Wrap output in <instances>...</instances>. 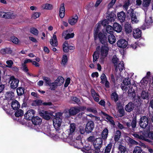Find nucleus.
Masks as SVG:
<instances>
[{"instance_id": "1", "label": "nucleus", "mask_w": 153, "mask_h": 153, "mask_svg": "<svg viewBox=\"0 0 153 153\" xmlns=\"http://www.w3.org/2000/svg\"><path fill=\"white\" fill-rule=\"evenodd\" d=\"M101 25L100 21L96 25L94 30V37L95 40L98 38L101 42L102 44H104L107 41V38L105 34H103L101 32L99 33Z\"/></svg>"}, {"instance_id": "2", "label": "nucleus", "mask_w": 153, "mask_h": 153, "mask_svg": "<svg viewBox=\"0 0 153 153\" xmlns=\"http://www.w3.org/2000/svg\"><path fill=\"white\" fill-rule=\"evenodd\" d=\"M62 113L58 112L56 114L55 117L53 120V126L56 129H58L61 126Z\"/></svg>"}, {"instance_id": "3", "label": "nucleus", "mask_w": 153, "mask_h": 153, "mask_svg": "<svg viewBox=\"0 0 153 153\" xmlns=\"http://www.w3.org/2000/svg\"><path fill=\"white\" fill-rule=\"evenodd\" d=\"M109 51V48L106 46L103 45L102 46L100 49V62L103 63L105 59L107 56Z\"/></svg>"}, {"instance_id": "4", "label": "nucleus", "mask_w": 153, "mask_h": 153, "mask_svg": "<svg viewBox=\"0 0 153 153\" xmlns=\"http://www.w3.org/2000/svg\"><path fill=\"white\" fill-rule=\"evenodd\" d=\"M94 146L96 153H100V149L102 145V140L101 138H97L94 141Z\"/></svg>"}, {"instance_id": "5", "label": "nucleus", "mask_w": 153, "mask_h": 153, "mask_svg": "<svg viewBox=\"0 0 153 153\" xmlns=\"http://www.w3.org/2000/svg\"><path fill=\"white\" fill-rule=\"evenodd\" d=\"M53 112L51 111H40L39 114L43 118L46 120H49L53 116Z\"/></svg>"}, {"instance_id": "6", "label": "nucleus", "mask_w": 153, "mask_h": 153, "mask_svg": "<svg viewBox=\"0 0 153 153\" xmlns=\"http://www.w3.org/2000/svg\"><path fill=\"white\" fill-rule=\"evenodd\" d=\"M19 80L15 78L13 76L10 77V82L11 87L13 89L16 88L18 85Z\"/></svg>"}, {"instance_id": "7", "label": "nucleus", "mask_w": 153, "mask_h": 153, "mask_svg": "<svg viewBox=\"0 0 153 153\" xmlns=\"http://www.w3.org/2000/svg\"><path fill=\"white\" fill-rule=\"evenodd\" d=\"M133 10L132 9H131L128 11V13H130L129 15L131 18V22L132 24H137L139 21V19L136 16V14L133 12Z\"/></svg>"}, {"instance_id": "8", "label": "nucleus", "mask_w": 153, "mask_h": 153, "mask_svg": "<svg viewBox=\"0 0 153 153\" xmlns=\"http://www.w3.org/2000/svg\"><path fill=\"white\" fill-rule=\"evenodd\" d=\"M0 17L12 19L15 17V15L12 12H4L0 11Z\"/></svg>"}, {"instance_id": "9", "label": "nucleus", "mask_w": 153, "mask_h": 153, "mask_svg": "<svg viewBox=\"0 0 153 153\" xmlns=\"http://www.w3.org/2000/svg\"><path fill=\"white\" fill-rule=\"evenodd\" d=\"M149 124V120L146 116L142 117L140 121L139 124L140 126L143 128H145Z\"/></svg>"}, {"instance_id": "10", "label": "nucleus", "mask_w": 153, "mask_h": 153, "mask_svg": "<svg viewBox=\"0 0 153 153\" xmlns=\"http://www.w3.org/2000/svg\"><path fill=\"white\" fill-rule=\"evenodd\" d=\"M131 83L130 79L128 78H125L123 80V84L121 85V88L123 90H127L130 87Z\"/></svg>"}, {"instance_id": "11", "label": "nucleus", "mask_w": 153, "mask_h": 153, "mask_svg": "<svg viewBox=\"0 0 153 153\" xmlns=\"http://www.w3.org/2000/svg\"><path fill=\"white\" fill-rule=\"evenodd\" d=\"M41 130L43 132L44 134H46L48 136L51 137H55L56 136L53 134H52L50 129L48 126H43Z\"/></svg>"}, {"instance_id": "12", "label": "nucleus", "mask_w": 153, "mask_h": 153, "mask_svg": "<svg viewBox=\"0 0 153 153\" xmlns=\"http://www.w3.org/2000/svg\"><path fill=\"white\" fill-rule=\"evenodd\" d=\"M94 127V123L92 121H88L85 126V130L88 133L91 132L92 131Z\"/></svg>"}, {"instance_id": "13", "label": "nucleus", "mask_w": 153, "mask_h": 153, "mask_svg": "<svg viewBox=\"0 0 153 153\" xmlns=\"http://www.w3.org/2000/svg\"><path fill=\"white\" fill-rule=\"evenodd\" d=\"M85 108V107H83L82 109L79 107H72L69 110V113L70 115H74L78 113L80 110H83Z\"/></svg>"}, {"instance_id": "14", "label": "nucleus", "mask_w": 153, "mask_h": 153, "mask_svg": "<svg viewBox=\"0 0 153 153\" xmlns=\"http://www.w3.org/2000/svg\"><path fill=\"white\" fill-rule=\"evenodd\" d=\"M117 45L118 47L121 48H125L128 45V42L124 39H121L118 41Z\"/></svg>"}, {"instance_id": "15", "label": "nucleus", "mask_w": 153, "mask_h": 153, "mask_svg": "<svg viewBox=\"0 0 153 153\" xmlns=\"http://www.w3.org/2000/svg\"><path fill=\"white\" fill-rule=\"evenodd\" d=\"M35 112L33 109L29 110L24 115L25 118L27 120H32Z\"/></svg>"}, {"instance_id": "16", "label": "nucleus", "mask_w": 153, "mask_h": 153, "mask_svg": "<svg viewBox=\"0 0 153 153\" xmlns=\"http://www.w3.org/2000/svg\"><path fill=\"white\" fill-rule=\"evenodd\" d=\"M78 19V16L76 15H73L69 18L68 23L70 25H74L77 23Z\"/></svg>"}, {"instance_id": "17", "label": "nucleus", "mask_w": 153, "mask_h": 153, "mask_svg": "<svg viewBox=\"0 0 153 153\" xmlns=\"http://www.w3.org/2000/svg\"><path fill=\"white\" fill-rule=\"evenodd\" d=\"M82 150L85 153H96L95 149H92L90 145L88 144L84 147L82 149Z\"/></svg>"}, {"instance_id": "18", "label": "nucleus", "mask_w": 153, "mask_h": 153, "mask_svg": "<svg viewBox=\"0 0 153 153\" xmlns=\"http://www.w3.org/2000/svg\"><path fill=\"white\" fill-rule=\"evenodd\" d=\"M141 31L138 28L134 29L133 30V36L135 39L140 38L141 35Z\"/></svg>"}, {"instance_id": "19", "label": "nucleus", "mask_w": 153, "mask_h": 153, "mask_svg": "<svg viewBox=\"0 0 153 153\" xmlns=\"http://www.w3.org/2000/svg\"><path fill=\"white\" fill-rule=\"evenodd\" d=\"M134 104L131 102H130L125 106V109L127 112H130L134 109Z\"/></svg>"}, {"instance_id": "20", "label": "nucleus", "mask_w": 153, "mask_h": 153, "mask_svg": "<svg viewBox=\"0 0 153 153\" xmlns=\"http://www.w3.org/2000/svg\"><path fill=\"white\" fill-rule=\"evenodd\" d=\"M56 32H54L53 37L51 39L50 42L51 45L53 46H56L58 45V42L56 36L55 35Z\"/></svg>"}, {"instance_id": "21", "label": "nucleus", "mask_w": 153, "mask_h": 153, "mask_svg": "<svg viewBox=\"0 0 153 153\" xmlns=\"http://www.w3.org/2000/svg\"><path fill=\"white\" fill-rule=\"evenodd\" d=\"M32 121L34 125H39L41 124L42 120L39 117L36 116L33 118Z\"/></svg>"}, {"instance_id": "22", "label": "nucleus", "mask_w": 153, "mask_h": 153, "mask_svg": "<svg viewBox=\"0 0 153 153\" xmlns=\"http://www.w3.org/2000/svg\"><path fill=\"white\" fill-rule=\"evenodd\" d=\"M115 67V70L117 72L118 71V70L121 72L124 68V65L122 61L118 63Z\"/></svg>"}, {"instance_id": "23", "label": "nucleus", "mask_w": 153, "mask_h": 153, "mask_svg": "<svg viewBox=\"0 0 153 153\" xmlns=\"http://www.w3.org/2000/svg\"><path fill=\"white\" fill-rule=\"evenodd\" d=\"M68 30L64 31L62 33V36H64L65 39H68L69 38H73L74 35V34L73 33L71 34L68 33Z\"/></svg>"}, {"instance_id": "24", "label": "nucleus", "mask_w": 153, "mask_h": 153, "mask_svg": "<svg viewBox=\"0 0 153 153\" xmlns=\"http://www.w3.org/2000/svg\"><path fill=\"white\" fill-rule=\"evenodd\" d=\"M117 17L121 22H123L125 20L126 14L123 12L121 11L118 13Z\"/></svg>"}, {"instance_id": "25", "label": "nucleus", "mask_w": 153, "mask_h": 153, "mask_svg": "<svg viewBox=\"0 0 153 153\" xmlns=\"http://www.w3.org/2000/svg\"><path fill=\"white\" fill-rule=\"evenodd\" d=\"M145 22L144 25L142 26V29L144 30L146 28H149L148 26L150 25L152 23V19L150 17L149 20H148L147 18L145 19Z\"/></svg>"}, {"instance_id": "26", "label": "nucleus", "mask_w": 153, "mask_h": 153, "mask_svg": "<svg viewBox=\"0 0 153 153\" xmlns=\"http://www.w3.org/2000/svg\"><path fill=\"white\" fill-rule=\"evenodd\" d=\"M102 116L104 119L107 120V121H109L111 124H114V121L112 117L104 112H102Z\"/></svg>"}, {"instance_id": "27", "label": "nucleus", "mask_w": 153, "mask_h": 153, "mask_svg": "<svg viewBox=\"0 0 153 153\" xmlns=\"http://www.w3.org/2000/svg\"><path fill=\"white\" fill-rule=\"evenodd\" d=\"M12 108L14 110H16L19 108L20 105L19 102L16 100H14L13 101L11 104Z\"/></svg>"}, {"instance_id": "28", "label": "nucleus", "mask_w": 153, "mask_h": 153, "mask_svg": "<svg viewBox=\"0 0 153 153\" xmlns=\"http://www.w3.org/2000/svg\"><path fill=\"white\" fill-rule=\"evenodd\" d=\"M65 7L64 4H62L60 6L59 10V16L61 18H63L65 16Z\"/></svg>"}, {"instance_id": "29", "label": "nucleus", "mask_w": 153, "mask_h": 153, "mask_svg": "<svg viewBox=\"0 0 153 153\" xmlns=\"http://www.w3.org/2000/svg\"><path fill=\"white\" fill-rule=\"evenodd\" d=\"M150 133H148L146 131H144L142 133V134H140V139L144 140L146 141H148L149 140L146 138L147 137H149V138Z\"/></svg>"}, {"instance_id": "30", "label": "nucleus", "mask_w": 153, "mask_h": 153, "mask_svg": "<svg viewBox=\"0 0 153 153\" xmlns=\"http://www.w3.org/2000/svg\"><path fill=\"white\" fill-rule=\"evenodd\" d=\"M113 26L114 30L117 33L120 32L122 30V27L120 25L117 23H114Z\"/></svg>"}, {"instance_id": "31", "label": "nucleus", "mask_w": 153, "mask_h": 153, "mask_svg": "<svg viewBox=\"0 0 153 153\" xmlns=\"http://www.w3.org/2000/svg\"><path fill=\"white\" fill-rule=\"evenodd\" d=\"M148 82V79L147 78H143L140 81V85L142 88H144L146 87L147 84Z\"/></svg>"}, {"instance_id": "32", "label": "nucleus", "mask_w": 153, "mask_h": 153, "mask_svg": "<svg viewBox=\"0 0 153 153\" xmlns=\"http://www.w3.org/2000/svg\"><path fill=\"white\" fill-rule=\"evenodd\" d=\"M116 18V15L114 13H110L108 14L107 18L109 21H113Z\"/></svg>"}, {"instance_id": "33", "label": "nucleus", "mask_w": 153, "mask_h": 153, "mask_svg": "<svg viewBox=\"0 0 153 153\" xmlns=\"http://www.w3.org/2000/svg\"><path fill=\"white\" fill-rule=\"evenodd\" d=\"M91 93L92 96L94 100L96 102H98L99 101V95L97 94L93 89H91Z\"/></svg>"}, {"instance_id": "34", "label": "nucleus", "mask_w": 153, "mask_h": 153, "mask_svg": "<svg viewBox=\"0 0 153 153\" xmlns=\"http://www.w3.org/2000/svg\"><path fill=\"white\" fill-rule=\"evenodd\" d=\"M125 30L127 33H129L132 31V27L131 25L127 23L125 25Z\"/></svg>"}, {"instance_id": "35", "label": "nucleus", "mask_w": 153, "mask_h": 153, "mask_svg": "<svg viewBox=\"0 0 153 153\" xmlns=\"http://www.w3.org/2000/svg\"><path fill=\"white\" fill-rule=\"evenodd\" d=\"M64 78L61 76H59L57 79L55 80V82L57 86L61 85L64 82Z\"/></svg>"}, {"instance_id": "36", "label": "nucleus", "mask_w": 153, "mask_h": 153, "mask_svg": "<svg viewBox=\"0 0 153 153\" xmlns=\"http://www.w3.org/2000/svg\"><path fill=\"white\" fill-rule=\"evenodd\" d=\"M76 129V125L75 123L71 124L70 126L69 131V134L71 135L75 131Z\"/></svg>"}, {"instance_id": "37", "label": "nucleus", "mask_w": 153, "mask_h": 153, "mask_svg": "<svg viewBox=\"0 0 153 153\" xmlns=\"http://www.w3.org/2000/svg\"><path fill=\"white\" fill-rule=\"evenodd\" d=\"M108 133V130L107 128L104 129L103 130L102 133V137L103 140H105L107 139Z\"/></svg>"}, {"instance_id": "38", "label": "nucleus", "mask_w": 153, "mask_h": 153, "mask_svg": "<svg viewBox=\"0 0 153 153\" xmlns=\"http://www.w3.org/2000/svg\"><path fill=\"white\" fill-rule=\"evenodd\" d=\"M41 7L43 9L47 10H51L53 8V6L52 4L48 3L43 4Z\"/></svg>"}, {"instance_id": "39", "label": "nucleus", "mask_w": 153, "mask_h": 153, "mask_svg": "<svg viewBox=\"0 0 153 153\" xmlns=\"http://www.w3.org/2000/svg\"><path fill=\"white\" fill-rule=\"evenodd\" d=\"M121 132L119 130H117L114 133V140L115 141H118L120 137Z\"/></svg>"}, {"instance_id": "40", "label": "nucleus", "mask_w": 153, "mask_h": 153, "mask_svg": "<svg viewBox=\"0 0 153 153\" xmlns=\"http://www.w3.org/2000/svg\"><path fill=\"white\" fill-rule=\"evenodd\" d=\"M108 41L111 44H113L116 41L115 36L112 34H110L108 36Z\"/></svg>"}, {"instance_id": "41", "label": "nucleus", "mask_w": 153, "mask_h": 153, "mask_svg": "<svg viewBox=\"0 0 153 153\" xmlns=\"http://www.w3.org/2000/svg\"><path fill=\"white\" fill-rule=\"evenodd\" d=\"M5 97L8 100H11L14 97L13 92L10 91L6 92L5 94Z\"/></svg>"}, {"instance_id": "42", "label": "nucleus", "mask_w": 153, "mask_h": 153, "mask_svg": "<svg viewBox=\"0 0 153 153\" xmlns=\"http://www.w3.org/2000/svg\"><path fill=\"white\" fill-rule=\"evenodd\" d=\"M68 59V57L66 55L64 54L63 55L62 57L61 64L62 65L65 66L67 62Z\"/></svg>"}, {"instance_id": "43", "label": "nucleus", "mask_w": 153, "mask_h": 153, "mask_svg": "<svg viewBox=\"0 0 153 153\" xmlns=\"http://www.w3.org/2000/svg\"><path fill=\"white\" fill-rule=\"evenodd\" d=\"M106 30L108 33L112 34L114 31L113 27H112L110 25H108L106 27Z\"/></svg>"}, {"instance_id": "44", "label": "nucleus", "mask_w": 153, "mask_h": 153, "mask_svg": "<svg viewBox=\"0 0 153 153\" xmlns=\"http://www.w3.org/2000/svg\"><path fill=\"white\" fill-rule=\"evenodd\" d=\"M72 145H73L75 148L80 149L81 147L80 145H82V143L80 141L77 140L76 142H74Z\"/></svg>"}, {"instance_id": "45", "label": "nucleus", "mask_w": 153, "mask_h": 153, "mask_svg": "<svg viewBox=\"0 0 153 153\" xmlns=\"http://www.w3.org/2000/svg\"><path fill=\"white\" fill-rule=\"evenodd\" d=\"M24 112L21 109H19L15 113V116L17 117H19L23 116Z\"/></svg>"}, {"instance_id": "46", "label": "nucleus", "mask_w": 153, "mask_h": 153, "mask_svg": "<svg viewBox=\"0 0 153 153\" xmlns=\"http://www.w3.org/2000/svg\"><path fill=\"white\" fill-rule=\"evenodd\" d=\"M16 91L18 95H21L24 93V89L22 87H19L17 89Z\"/></svg>"}, {"instance_id": "47", "label": "nucleus", "mask_w": 153, "mask_h": 153, "mask_svg": "<svg viewBox=\"0 0 153 153\" xmlns=\"http://www.w3.org/2000/svg\"><path fill=\"white\" fill-rule=\"evenodd\" d=\"M142 150L141 147L137 146L135 147L133 153H142Z\"/></svg>"}, {"instance_id": "48", "label": "nucleus", "mask_w": 153, "mask_h": 153, "mask_svg": "<svg viewBox=\"0 0 153 153\" xmlns=\"http://www.w3.org/2000/svg\"><path fill=\"white\" fill-rule=\"evenodd\" d=\"M118 149L121 152L123 153H125L127 151L125 147L122 145L121 144L119 145Z\"/></svg>"}, {"instance_id": "49", "label": "nucleus", "mask_w": 153, "mask_h": 153, "mask_svg": "<svg viewBox=\"0 0 153 153\" xmlns=\"http://www.w3.org/2000/svg\"><path fill=\"white\" fill-rule=\"evenodd\" d=\"M101 81L100 83L102 84L105 83V82L107 80L106 76L104 74H102L100 77Z\"/></svg>"}, {"instance_id": "50", "label": "nucleus", "mask_w": 153, "mask_h": 153, "mask_svg": "<svg viewBox=\"0 0 153 153\" xmlns=\"http://www.w3.org/2000/svg\"><path fill=\"white\" fill-rule=\"evenodd\" d=\"M112 100H114L115 102L117 101L118 100V96L115 92L113 93L111 95Z\"/></svg>"}, {"instance_id": "51", "label": "nucleus", "mask_w": 153, "mask_h": 153, "mask_svg": "<svg viewBox=\"0 0 153 153\" xmlns=\"http://www.w3.org/2000/svg\"><path fill=\"white\" fill-rule=\"evenodd\" d=\"M6 62L7 64L5 66L6 67L10 68H12V66L13 64V62L12 60H7Z\"/></svg>"}, {"instance_id": "52", "label": "nucleus", "mask_w": 153, "mask_h": 153, "mask_svg": "<svg viewBox=\"0 0 153 153\" xmlns=\"http://www.w3.org/2000/svg\"><path fill=\"white\" fill-rule=\"evenodd\" d=\"M112 146L111 143H109L106 147L105 150V153H109Z\"/></svg>"}, {"instance_id": "53", "label": "nucleus", "mask_w": 153, "mask_h": 153, "mask_svg": "<svg viewBox=\"0 0 153 153\" xmlns=\"http://www.w3.org/2000/svg\"><path fill=\"white\" fill-rule=\"evenodd\" d=\"M93 62H96L99 57V54L96 51H95L94 52L93 55Z\"/></svg>"}, {"instance_id": "54", "label": "nucleus", "mask_w": 153, "mask_h": 153, "mask_svg": "<svg viewBox=\"0 0 153 153\" xmlns=\"http://www.w3.org/2000/svg\"><path fill=\"white\" fill-rule=\"evenodd\" d=\"M151 0H143V5L145 7H148L149 5Z\"/></svg>"}, {"instance_id": "55", "label": "nucleus", "mask_w": 153, "mask_h": 153, "mask_svg": "<svg viewBox=\"0 0 153 153\" xmlns=\"http://www.w3.org/2000/svg\"><path fill=\"white\" fill-rule=\"evenodd\" d=\"M87 111L88 112H91L94 114H97V111L96 109L93 108H87Z\"/></svg>"}, {"instance_id": "56", "label": "nucleus", "mask_w": 153, "mask_h": 153, "mask_svg": "<svg viewBox=\"0 0 153 153\" xmlns=\"http://www.w3.org/2000/svg\"><path fill=\"white\" fill-rule=\"evenodd\" d=\"M112 62L114 64L115 66H116V65L119 62L118 61V59L116 56L114 55L113 56Z\"/></svg>"}, {"instance_id": "57", "label": "nucleus", "mask_w": 153, "mask_h": 153, "mask_svg": "<svg viewBox=\"0 0 153 153\" xmlns=\"http://www.w3.org/2000/svg\"><path fill=\"white\" fill-rule=\"evenodd\" d=\"M43 79L45 82V85H49L51 83V80L49 78L47 77H43Z\"/></svg>"}, {"instance_id": "58", "label": "nucleus", "mask_w": 153, "mask_h": 153, "mask_svg": "<svg viewBox=\"0 0 153 153\" xmlns=\"http://www.w3.org/2000/svg\"><path fill=\"white\" fill-rule=\"evenodd\" d=\"M49 86L50 87V88L51 90H54L55 89L57 85H56V84L54 82L51 83Z\"/></svg>"}, {"instance_id": "59", "label": "nucleus", "mask_w": 153, "mask_h": 153, "mask_svg": "<svg viewBox=\"0 0 153 153\" xmlns=\"http://www.w3.org/2000/svg\"><path fill=\"white\" fill-rule=\"evenodd\" d=\"M149 94L148 93L145 91H143L142 92L141 97L143 99H146L148 98Z\"/></svg>"}, {"instance_id": "60", "label": "nucleus", "mask_w": 153, "mask_h": 153, "mask_svg": "<svg viewBox=\"0 0 153 153\" xmlns=\"http://www.w3.org/2000/svg\"><path fill=\"white\" fill-rule=\"evenodd\" d=\"M30 32L32 34L35 35H37L38 34V31L35 28H32L30 29Z\"/></svg>"}, {"instance_id": "61", "label": "nucleus", "mask_w": 153, "mask_h": 153, "mask_svg": "<svg viewBox=\"0 0 153 153\" xmlns=\"http://www.w3.org/2000/svg\"><path fill=\"white\" fill-rule=\"evenodd\" d=\"M125 111L123 108H120L119 109V115L120 117H121L124 115Z\"/></svg>"}, {"instance_id": "62", "label": "nucleus", "mask_w": 153, "mask_h": 153, "mask_svg": "<svg viewBox=\"0 0 153 153\" xmlns=\"http://www.w3.org/2000/svg\"><path fill=\"white\" fill-rule=\"evenodd\" d=\"M11 40L13 43L16 44H18L19 42L18 39L15 36H13L12 37Z\"/></svg>"}, {"instance_id": "63", "label": "nucleus", "mask_w": 153, "mask_h": 153, "mask_svg": "<svg viewBox=\"0 0 153 153\" xmlns=\"http://www.w3.org/2000/svg\"><path fill=\"white\" fill-rule=\"evenodd\" d=\"M40 15V13H39L36 12L34 13L32 15V17L34 19H36L38 18Z\"/></svg>"}, {"instance_id": "64", "label": "nucleus", "mask_w": 153, "mask_h": 153, "mask_svg": "<svg viewBox=\"0 0 153 153\" xmlns=\"http://www.w3.org/2000/svg\"><path fill=\"white\" fill-rule=\"evenodd\" d=\"M137 122L136 118H134L131 122V125L133 128H134L136 126Z\"/></svg>"}]
</instances>
